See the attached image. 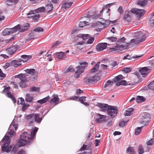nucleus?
I'll return each mask as SVG.
<instances>
[{
    "instance_id": "obj_1",
    "label": "nucleus",
    "mask_w": 154,
    "mask_h": 154,
    "mask_svg": "<svg viewBox=\"0 0 154 154\" xmlns=\"http://www.w3.org/2000/svg\"><path fill=\"white\" fill-rule=\"evenodd\" d=\"M38 128L35 127L32 131L30 135L26 131L24 132L20 136V139L17 142V144L19 147L24 146L27 143H30L33 140V138L37 132Z\"/></svg>"
},
{
    "instance_id": "obj_2",
    "label": "nucleus",
    "mask_w": 154,
    "mask_h": 154,
    "mask_svg": "<svg viewBox=\"0 0 154 154\" xmlns=\"http://www.w3.org/2000/svg\"><path fill=\"white\" fill-rule=\"evenodd\" d=\"M108 114L112 118H114L116 116L117 112V107L115 106H110L107 111Z\"/></svg>"
},
{
    "instance_id": "obj_3",
    "label": "nucleus",
    "mask_w": 154,
    "mask_h": 154,
    "mask_svg": "<svg viewBox=\"0 0 154 154\" xmlns=\"http://www.w3.org/2000/svg\"><path fill=\"white\" fill-rule=\"evenodd\" d=\"M10 87H8L5 88L3 91V93L6 94V96L10 98L13 101L14 103L16 102V100L13 94L10 92L9 90L10 89Z\"/></svg>"
},
{
    "instance_id": "obj_4",
    "label": "nucleus",
    "mask_w": 154,
    "mask_h": 154,
    "mask_svg": "<svg viewBox=\"0 0 154 154\" xmlns=\"http://www.w3.org/2000/svg\"><path fill=\"white\" fill-rule=\"evenodd\" d=\"M100 79V78L97 74H95L94 76L87 77L84 79L85 82L87 84L94 82Z\"/></svg>"
},
{
    "instance_id": "obj_5",
    "label": "nucleus",
    "mask_w": 154,
    "mask_h": 154,
    "mask_svg": "<svg viewBox=\"0 0 154 154\" xmlns=\"http://www.w3.org/2000/svg\"><path fill=\"white\" fill-rule=\"evenodd\" d=\"M131 12L135 14L137 17L140 18L144 14L145 11L143 9L133 8L131 10Z\"/></svg>"
},
{
    "instance_id": "obj_6",
    "label": "nucleus",
    "mask_w": 154,
    "mask_h": 154,
    "mask_svg": "<svg viewBox=\"0 0 154 154\" xmlns=\"http://www.w3.org/2000/svg\"><path fill=\"white\" fill-rule=\"evenodd\" d=\"M136 38L140 40V42H143L146 38V35L141 31H139L136 34Z\"/></svg>"
},
{
    "instance_id": "obj_7",
    "label": "nucleus",
    "mask_w": 154,
    "mask_h": 154,
    "mask_svg": "<svg viewBox=\"0 0 154 154\" xmlns=\"http://www.w3.org/2000/svg\"><path fill=\"white\" fill-rule=\"evenodd\" d=\"M97 118L96 119V121L97 123H100L105 122L106 120V116L102 115L99 113H98L97 114Z\"/></svg>"
},
{
    "instance_id": "obj_8",
    "label": "nucleus",
    "mask_w": 154,
    "mask_h": 154,
    "mask_svg": "<svg viewBox=\"0 0 154 154\" xmlns=\"http://www.w3.org/2000/svg\"><path fill=\"white\" fill-rule=\"evenodd\" d=\"M151 69L148 68L146 67H143L139 70V72L143 77H146L150 72Z\"/></svg>"
},
{
    "instance_id": "obj_9",
    "label": "nucleus",
    "mask_w": 154,
    "mask_h": 154,
    "mask_svg": "<svg viewBox=\"0 0 154 154\" xmlns=\"http://www.w3.org/2000/svg\"><path fill=\"white\" fill-rule=\"evenodd\" d=\"M50 103L51 105H55L59 103V99L57 95L53 94L51 97L50 101Z\"/></svg>"
},
{
    "instance_id": "obj_10",
    "label": "nucleus",
    "mask_w": 154,
    "mask_h": 154,
    "mask_svg": "<svg viewBox=\"0 0 154 154\" xmlns=\"http://www.w3.org/2000/svg\"><path fill=\"white\" fill-rule=\"evenodd\" d=\"M92 26L93 27L95 28L97 31H100L101 29L104 28V26L101 22H98L94 23Z\"/></svg>"
},
{
    "instance_id": "obj_11",
    "label": "nucleus",
    "mask_w": 154,
    "mask_h": 154,
    "mask_svg": "<svg viewBox=\"0 0 154 154\" xmlns=\"http://www.w3.org/2000/svg\"><path fill=\"white\" fill-rule=\"evenodd\" d=\"M45 11L47 14L51 12L53 10L54 6L51 2H48L45 5Z\"/></svg>"
},
{
    "instance_id": "obj_12",
    "label": "nucleus",
    "mask_w": 154,
    "mask_h": 154,
    "mask_svg": "<svg viewBox=\"0 0 154 154\" xmlns=\"http://www.w3.org/2000/svg\"><path fill=\"white\" fill-rule=\"evenodd\" d=\"M107 44L106 43H101L98 44L96 47L97 50L100 51L105 49L107 46ZM108 45L110 44H108Z\"/></svg>"
},
{
    "instance_id": "obj_13",
    "label": "nucleus",
    "mask_w": 154,
    "mask_h": 154,
    "mask_svg": "<svg viewBox=\"0 0 154 154\" xmlns=\"http://www.w3.org/2000/svg\"><path fill=\"white\" fill-rule=\"evenodd\" d=\"M98 106L100 108V111L102 112L107 111L110 106L104 103H99Z\"/></svg>"
},
{
    "instance_id": "obj_14",
    "label": "nucleus",
    "mask_w": 154,
    "mask_h": 154,
    "mask_svg": "<svg viewBox=\"0 0 154 154\" xmlns=\"http://www.w3.org/2000/svg\"><path fill=\"white\" fill-rule=\"evenodd\" d=\"M9 143H5L4 145L2 147V151L3 152H9L11 151L12 147L11 146H9Z\"/></svg>"
},
{
    "instance_id": "obj_15",
    "label": "nucleus",
    "mask_w": 154,
    "mask_h": 154,
    "mask_svg": "<svg viewBox=\"0 0 154 154\" xmlns=\"http://www.w3.org/2000/svg\"><path fill=\"white\" fill-rule=\"evenodd\" d=\"M124 46L123 45L115 46L114 48H109L110 51L113 52V53H117L120 50V48H123Z\"/></svg>"
},
{
    "instance_id": "obj_16",
    "label": "nucleus",
    "mask_w": 154,
    "mask_h": 154,
    "mask_svg": "<svg viewBox=\"0 0 154 154\" xmlns=\"http://www.w3.org/2000/svg\"><path fill=\"white\" fill-rule=\"evenodd\" d=\"M140 116L142 119L145 120L144 121L146 122H147L150 119L149 114L146 112L141 113Z\"/></svg>"
},
{
    "instance_id": "obj_17",
    "label": "nucleus",
    "mask_w": 154,
    "mask_h": 154,
    "mask_svg": "<svg viewBox=\"0 0 154 154\" xmlns=\"http://www.w3.org/2000/svg\"><path fill=\"white\" fill-rule=\"evenodd\" d=\"M130 12L126 11L123 16V19L125 21L130 22L131 20V17L129 14Z\"/></svg>"
},
{
    "instance_id": "obj_18",
    "label": "nucleus",
    "mask_w": 154,
    "mask_h": 154,
    "mask_svg": "<svg viewBox=\"0 0 154 154\" xmlns=\"http://www.w3.org/2000/svg\"><path fill=\"white\" fill-rule=\"evenodd\" d=\"M17 50V47L15 46H12L6 49L7 52L9 54H13Z\"/></svg>"
},
{
    "instance_id": "obj_19",
    "label": "nucleus",
    "mask_w": 154,
    "mask_h": 154,
    "mask_svg": "<svg viewBox=\"0 0 154 154\" xmlns=\"http://www.w3.org/2000/svg\"><path fill=\"white\" fill-rule=\"evenodd\" d=\"M11 64L13 66L16 67L22 65L21 60L20 59L19 60H14L12 61Z\"/></svg>"
},
{
    "instance_id": "obj_20",
    "label": "nucleus",
    "mask_w": 154,
    "mask_h": 154,
    "mask_svg": "<svg viewBox=\"0 0 154 154\" xmlns=\"http://www.w3.org/2000/svg\"><path fill=\"white\" fill-rule=\"evenodd\" d=\"M24 71L26 72V74L27 76L32 75L36 72L34 69H26L24 70Z\"/></svg>"
},
{
    "instance_id": "obj_21",
    "label": "nucleus",
    "mask_w": 154,
    "mask_h": 154,
    "mask_svg": "<svg viewBox=\"0 0 154 154\" xmlns=\"http://www.w3.org/2000/svg\"><path fill=\"white\" fill-rule=\"evenodd\" d=\"M80 64V66H78L76 67V68H79L81 70H82L84 71V70L85 68L87 67L88 63L84 62L82 63H79Z\"/></svg>"
},
{
    "instance_id": "obj_22",
    "label": "nucleus",
    "mask_w": 154,
    "mask_h": 154,
    "mask_svg": "<svg viewBox=\"0 0 154 154\" xmlns=\"http://www.w3.org/2000/svg\"><path fill=\"white\" fill-rule=\"evenodd\" d=\"M72 2H70L69 1L65 2L62 5V8L65 9L69 8L72 6Z\"/></svg>"
},
{
    "instance_id": "obj_23",
    "label": "nucleus",
    "mask_w": 154,
    "mask_h": 154,
    "mask_svg": "<svg viewBox=\"0 0 154 154\" xmlns=\"http://www.w3.org/2000/svg\"><path fill=\"white\" fill-rule=\"evenodd\" d=\"M26 74H20L16 75L17 77L19 78L20 81H26Z\"/></svg>"
},
{
    "instance_id": "obj_24",
    "label": "nucleus",
    "mask_w": 154,
    "mask_h": 154,
    "mask_svg": "<svg viewBox=\"0 0 154 154\" xmlns=\"http://www.w3.org/2000/svg\"><path fill=\"white\" fill-rule=\"evenodd\" d=\"M21 57L22 59H20V60H21V62H25L27 61L29 59H31L32 57V56L31 55H23L21 56Z\"/></svg>"
},
{
    "instance_id": "obj_25",
    "label": "nucleus",
    "mask_w": 154,
    "mask_h": 154,
    "mask_svg": "<svg viewBox=\"0 0 154 154\" xmlns=\"http://www.w3.org/2000/svg\"><path fill=\"white\" fill-rule=\"evenodd\" d=\"M34 114L32 113L27 115L26 117V119L27 120H32L30 122V124H32L34 122Z\"/></svg>"
},
{
    "instance_id": "obj_26",
    "label": "nucleus",
    "mask_w": 154,
    "mask_h": 154,
    "mask_svg": "<svg viewBox=\"0 0 154 154\" xmlns=\"http://www.w3.org/2000/svg\"><path fill=\"white\" fill-rule=\"evenodd\" d=\"M38 72H37L33 74L32 75H30L29 77V80L31 82H34L36 79L37 77Z\"/></svg>"
},
{
    "instance_id": "obj_27",
    "label": "nucleus",
    "mask_w": 154,
    "mask_h": 154,
    "mask_svg": "<svg viewBox=\"0 0 154 154\" xmlns=\"http://www.w3.org/2000/svg\"><path fill=\"white\" fill-rule=\"evenodd\" d=\"M100 64V62H98L94 66L93 68L91 69L90 72L91 73H94L98 71L99 68Z\"/></svg>"
},
{
    "instance_id": "obj_28",
    "label": "nucleus",
    "mask_w": 154,
    "mask_h": 154,
    "mask_svg": "<svg viewBox=\"0 0 154 154\" xmlns=\"http://www.w3.org/2000/svg\"><path fill=\"white\" fill-rule=\"evenodd\" d=\"M39 116V114H34V118L35 121L38 123H40L42 119V118L40 117Z\"/></svg>"
},
{
    "instance_id": "obj_29",
    "label": "nucleus",
    "mask_w": 154,
    "mask_h": 154,
    "mask_svg": "<svg viewBox=\"0 0 154 154\" xmlns=\"http://www.w3.org/2000/svg\"><path fill=\"white\" fill-rule=\"evenodd\" d=\"M18 1V0H7L5 3L7 5L10 6L13 4H16Z\"/></svg>"
},
{
    "instance_id": "obj_30",
    "label": "nucleus",
    "mask_w": 154,
    "mask_h": 154,
    "mask_svg": "<svg viewBox=\"0 0 154 154\" xmlns=\"http://www.w3.org/2000/svg\"><path fill=\"white\" fill-rule=\"evenodd\" d=\"M21 26L19 24L14 26L13 28L11 29V33L16 32L18 30L21 28Z\"/></svg>"
},
{
    "instance_id": "obj_31",
    "label": "nucleus",
    "mask_w": 154,
    "mask_h": 154,
    "mask_svg": "<svg viewBox=\"0 0 154 154\" xmlns=\"http://www.w3.org/2000/svg\"><path fill=\"white\" fill-rule=\"evenodd\" d=\"M124 78L123 76L122 75H120L113 78V81L115 83H116L119 81H120V80L123 79Z\"/></svg>"
},
{
    "instance_id": "obj_32",
    "label": "nucleus",
    "mask_w": 154,
    "mask_h": 154,
    "mask_svg": "<svg viewBox=\"0 0 154 154\" xmlns=\"http://www.w3.org/2000/svg\"><path fill=\"white\" fill-rule=\"evenodd\" d=\"M77 70L76 71L74 75V76L76 78H78L79 77L80 75L83 72V71L81 70L79 68H76Z\"/></svg>"
},
{
    "instance_id": "obj_33",
    "label": "nucleus",
    "mask_w": 154,
    "mask_h": 154,
    "mask_svg": "<svg viewBox=\"0 0 154 154\" xmlns=\"http://www.w3.org/2000/svg\"><path fill=\"white\" fill-rule=\"evenodd\" d=\"M130 85V84H128V83L125 80H122L120 81L119 82H117L116 84V85L117 86H119L120 85Z\"/></svg>"
},
{
    "instance_id": "obj_34",
    "label": "nucleus",
    "mask_w": 154,
    "mask_h": 154,
    "mask_svg": "<svg viewBox=\"0 0 154 154\" xmlns=\"http://www.w3.org/2000/svg\"><path fill=\"white\" fill-rule=\"evenodd\" d=\"M33 100V97L29 94H27L26 95L25 100L28 102H31Z\"/></svg>"
},
{
    "instance_id": "obj_35",
    "label": "nucleus",
    "mask_w": 154,
    "mask_h": 154,
    "mask_svg": "<svg viewBox=\"0 0 154 154\" xmlns=\"http://www.w3.org/2000/svg\"><path fill=\"white\" fill-rule=\"evenodd\" d=\"M141 56H133L132 57L131 56L129 55L128 54L126 56H125L123 58V60L125 59H128V60H131L132 58H136L138 57H140Z\"/></svg>"
},
{
    "instance_id": "obj_36",
    "label": "nucleus",
    "mask_w": 154,
    "mask_h": 154,
    "mask_svg": "<svg viewBox=\"0 0 154 154\" xmlns=\"http://www.w3.org/2000/svg\"><path fill=\"white\" fill-rule=\"evenodd\" d=\"M134 110V109L133 108H131L128 109L126 111L125 114V116H128L131 115L133 113Z\"/></svg>"
},
{
    "instance_id": "obj_37",
    "label": "nucleus",
    "mask_w": 154,
    "mask_h": 154,
    "mask_svg": "<svg viewBox=\"0 0 154 154\" xmlns=\"http://www.w3.org/2000/svg\"><path fill=\"white\" fill-rule=\"evenodd\" d=\"M86 97H82L79 98V100L82 104L86 106L89 105V104L87 102H85V101H86L85 98Z\"/></svg>"
},
{
    "instance_id": "obj_38",
    "label": "nucleus",
    "mask_w": 154,
    "mask_h": 154,
    "mask_svg": "<svg viewBox=\"0 0 154 154\" xmlns=\"http://www.w3.org/2000/svg\"><path fill=\"white\" fill-rule=\"evenodd\" d=\"M136 100L138 103H141L145 100V99L143 96H137L136 98Z\"/></svg>"
},
{
    "instance_id": "obj_39",
    "label": "nucleus",
    "mask_w": 154,
    "mask_h": 154,
    "mask_svg": "<svg viewBox=\"0 0 154 154\" xmlns=\"http://www.w3.org/2000/svg\"><path fill=\"white\" fill-rule=\"evenodd\" d=\"M50 98V97L49 96H48L47 97L44 98L41 100H38L37 101V102L40 104L45 103L49 100Z\"/></svg>"
},
{
    "instance_id": "obj_40",
    "label": "nucleus",
    "mask_w": 154,
    "mask_h": 154,
    "mask_svg": "<svg viewBox=\"0 0 154 154\" xmlns=\"http://www.w3.org/2000/svg\"><path fill=\"white\" fill-rule=\"evenodd\" d=\"M127 152L129 154H133L135 153L134 148L133 147H129L127 149Z\"/></svg>"
},
{
    "instance_id": "obj_41",
    "label": "nucleus",
    "mask_w": 154,
    "mask_h": 154,
    "mask_svg": "<svg viewBox=\"0 0 154 154\" xmlns=\"http://www.w3.org/2000/svg\"><path fill=\"white\" fill-rule=\"evenodd\" d=\"M45 11V8L44 6L38 8L35 10V11L36 13H42Z\"/></svg>"
},
{
    "instance_id": "obj_42",
    "label": "nucleus",
    "mask_w": 154,
    "mask_h": 154,
    "mask_svg": "<svg viewBox=\"0 0 154 154\" xmlns=\"http://www.w3.org/2000/svg\"><path fill=\"white\" fill-rule=\"evenodd\" d=\"M65 53L64 52H60L57 53L56 55V57L58 59H62Z\"/></svg>"
},
{
    "instance_id": "obj_43",
    "label": "nucleus",
    "mask_w": 154,
    "mask_h": 154,
    "mask_svg": "<svg viewBox=\"0 0 154 154\" xmlns=\"http://www.w3.org/2000/svg\"><path fill=\"white\" fill-rule=\"evenodd\" d=\"M10 33H11V29L6 28L4 29L2 32L3 35H8Z\"/></svg>"
},
{
    "instance_id": "obj_44",
    "label": "nucleus",
    "mask_w": 154,
    "mask_h": 154,
    "mask_svg": "<svg viewBox=\"0 0 154 154\" xmlns=\"http://www.w3.org/2000/svg\"><path fill=\"white\" fill-rule=\"evenodd\" d=\"M141 42H140V40L137 38H136L135 39H132L131 40V43H132V45H133V43L134 44H137Z\"/></svg>"
},
{
    "instance_id": "obj_45",
    "label": "nucleus",
    "mask_w": 154,
    "mask_h": 154,
    "mask_svg": "<svg viewBox=\"0 0 154 154\" xmlns=\"http://www.w3.org/2000/svg\"><path fill=\"white\" fill-rule=\"evenodd\" d=\"M143 127H138L136 128L135 129V131L134 134L135 135H138L141 132V128Z\"/></svg>"
},
{
    "instance_id": "obj_46",
    "label": "nucleus",
    "mask_w": 154,
    "mask_h": 154,
    "mask_svg": "<svg viewBox=\"0 0 154 154\" xmlns=\"http://www.w3.org/2000/svg\"><path fill=\"white\" fill-rule=\"evenodd\" d=\"M88 22L86 21H81L79 22V26L80 27H83L85 26L88 25Z\"/></svg>"
},
{
    "instance_id": "obj_47",
    "label": "nucleus",
    "mask_w": 154,
    "mask_h": 154,
    "mask_svg": "<svg viewBox=\"0 0 154 154\" xmlns=\"http://www.w3.org/2000/svg\"><path fill=\"white\" fill-rule=\"evenodd\" d=\"M147 1V0H143L142 1H140L137 2V4L142 6H143L146 5Z\"/></svg>"
},
{
    "instance_id": "obj_48",
    "label": "nucleus",
    "mask_w": 154,
    "mask_h": 154,
    "mask_svg": "<svg viewBox=\"0 0 154 154\" xmlns=\"http://www.w3.org/2000/svg\"><path fill=\"white\" fill-rule=\"evenodd\" d=\"M107 39L109 42H116L117 40V38L114 36L107 37Z\"/></svg>"
},
{
    "instance_id": "obj_49",
    "label": "nucleus",
    "mask_w": 154,
    "mask_h": 154,
    "mask_svg": "<svg viewBox=\"0 0 154 154\" xmlns=\"http://www.w3.org/2000/svg\"><path fill=\"white\" fill-rule=\"evenodd\" d=\"M90 147L88 146V145L83 144L81 148L79 150L80 151H82L84 150H89Z\"/></svg>"
},
{
    "instance_id": "obj_50",
    "label": "nucleus",
    "mask_w": 154,
    "mask_h": 154,
    "mask_svg": "<svg viewBox=\"0 0 154 154\" xmlns=\"http://www.w3.org/2000/svg\"><path fill=\"white\" fill-rule=\"evenodd\" d=\"M138 152L139 154H142L144 152V149L142 145H140L139 146Z\"/></svg>"
},
{
    "instance_id": "obj_51",
    "label": "nucleus",
    "mask_w": 154,
    "mask_h": 154,
    "mask_svg": "<svg viewBox=\"0 0 154 154\" xmlns=\"http://www.w3.org/2000/svg\"><path fill=\"white\" fill-rule=\"evenodd\" d=\"M25 103V101L22 98H19L17 100V103L18 104H22L23 105Z\"/></svg>"
},
{
    "instance_id": "obj_52",
    "label": "nucleus",
    "mask_w": 154,
    "mask_h": 154,
    "mask_svg": "<svg viewBox=\"0 0 154 154\" xmlns=\"http://www.w3.org/2000/svg\"><path fill=\"white\" fill-rule=\"evenodd\" d=\"M125 40V38L124 37H123L122 38L119 39L118 41L117 42V45H120L122 43H124Z\"/></svg>"
},
{
    "instance_id": "obj_53",
    "label": "nucleus",
    "mask_w": 154,
    "mask_h": 154,
    "mask_svg": "<svg viewBox=\"0 0 154 154\" xmlns=\"http://www.w3.org/2000/svg\"><path fill=\"white\" fill-rule=\"evenodd\" d=\"M43 31V29L40 27H37L34 29V31L37 32H42Z\"/></svg>"
},
{
    "instance_id": "obj_54",
    "label": "nucleus",
    "mask_w": 154,
    "mask_h": 154,
    "mask_svg": "<svg viewBox=\"0 0 154 154\" xmlns=\"http://www.w3.org/2000/svg\"><path fill=\"white\" fill-rule=\"evenodd\" d=\"M150 21L151 23L153 24L154 26V11L151 14Z\"/></svg>"
},
{
    "instance_id": "obj_55",
    "label": "nucleus",
    "mask_w": 154,
    "mask_h": 154,
    "mask_svg": "<svg viewBox=\"0 0 154 154\" xmlns=\"http://www.w3.org/2000/svg\"><path fill=\"white\" fill-rule=\"evenodd\" d=\"M39 91V88L38 87L34 86L32 87L30 90V91H31L35 92L36 91Z\"/></svg>"
},
{
    "instance_id": "obj_56",
    "label": "nucleus",
    "mask_w": 154,
    "mask_h": 154,
    "mask_svg": "<svg viewBox=\"0 0 154 154\" xmlns=\"http://www.w3.org/2000/svg\"><path fill=\"white\" fill-rule=\"evenodd\" d=\"M75 69L73 68L72 66H70L67 69L66 72H73L75 71Z\"/></svg>"
},
{
    "instance_id": "obj_57",
    "label": "nucleus",
    "mask_w": 154,
    "mask_h": 154,
    "mask_svg": "<svg viewBox=\"0 0 154 154\" xmlns=\"http://www.w3.org/2000/svg\"><path fill=\"white\" fill-rule=\"evenodd\" d=\"M148 87L150 89L154 90V81L151 82L148 85Z\"/></svg>"
},
{
    "instance_id": "obj_58",
    "label": "nucleus",
    "mask_w": 154,
    "mask_h": 154,
    "mask_svg": "<svg viewBox=\"0 0 154 154\" xmlns=\"http://www.w3.org/2000/svg\"><path fill=\"white\" fill-rule=\"evenodd\" d=\"M9 136H8L5 135L3 138L2 139V141L4 143H7L8 142V141L9 140Z\"/></svg>"
},
{
    "instance_id": "obj_59",
    "label": "nucleus",
    "mask_w": 154,
    "mask_h": 154,
    "mask_svg": "<svg viewBox=\"0 0 154 154\" xmlns=\"http://www.w3.org/2000/svg\"><path fill=\"white\" fill-rule=\"evenodd\" d=\"M154 144V139L152 138L149 140L146 143L147 145H151Z\"/></svg>"
},
{
    "instance_id": "obj_60",
    "label": "nucleus",
    "mask_w": 154,
    "mask_h": 154,
    "mask_svg": "<svg viewBox=\"0 0 154 154\" xmlns=\"http://www.w3.org/2000/svg\"><path fill=\"white\" fill-rule=\"evenodd\" d=\"M14 130L12 128L10 129L9 131L8 132V134L11 137L14 135Z\"/></svg>"
},
{
    "instance_id": "obj_61",
    "label": "nucleus",
    "mask_w": 154,
    "mask_h": 154,
    "mask_svg": "<svg viewBox=\"0 0 154 154\" xmlns=\"http://www.w3.org/2000/svg\"><path fill=\"white\" fill-rule=\"evenodd\" d=\"M35 15V14L33 12V11H30L27 14V15L29 16L28 17H32V18Z\"/></svg>"
},
{
    "instance_id": "obj_62",
    "label": "nucleus",
    "mask_w": 154,
    "mask_h": 154,
    "mask_svg": "<svg viewBox=\"0 0 154 154\" xmlns=\"http://www.w3.org/2000/svg\"><path fill=\"white\" fill-rule=\"evenodd\" d=\"M20 86L22 88H25L26 87V81H20Z\"/></svg>"
},
{
    "instance_id": "obj_63",
    "label": "nucleus",
    "mask_w": 154,
    "mask_h": 154,
    "mask_svg": "<svg viewBox=\"0 0 154 154\" xmlns=\"http://www.w3.org/2000/svg\"><path fill=\"white\" fill-rule=\"evenodd\" d=\"M29 27V24L27 23L26 24V26H24L23 28L21 29V31L22 32L26 31L28 29Z\"/></svg>"
},
{
    "instance_id": "obj_64",
    "label": "nucleus",
    "mask_w": 154,
    "mask_h": 154,
    "mask_svg": "<svg viewBox=\"0 0 154 154\" xmlns=\"http://www.w3.org/2000/svg\"><path fill=\"white\" fill-rule=\"evenodd\" d=\"M94 38L93 37H91L87 41V43L88 44H92L94 41Z\"/></svg>"
}]
</instances>
